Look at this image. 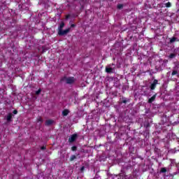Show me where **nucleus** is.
<instances>
[{"instance_id":"nucleus-26","label":"nucleus","mask_w":179,"mask_h":179,"mask_svg":"<svg viewBox=\"0 0 179 179\" xmlns=\"http://www.w3.org/2000/svg\"><path fill=\"white\" fill-rule=\"evenodd\" d=\"M41 150H45L46 148H45V146L43 145L41 148Z\"/></svg>"},{"instance_id":"nucleus-14","label":"nucleus","mask_w":179,"mask_h":179,"mask_svg":"<svg viewBox=\"0 0 179 179\" xmlns=\"http://www.w3.org/2000/svg\"><path fill=\"white\" fill-rule=\"evenodd\" d=\"M177 57V55L175 53H171V55H169V59H173Z\"/></svg>"},{"instance_id":"nucleus-20","label":"nucleus","mask_w":179,"mask_h":179,"mask_svg":"<svg viewBox=\"0 0 179 179\" xmlns=\"http://www.w3.org/2000/svg\"><path fill=\"white\" fill-rule=\"evenodd\" d=\"M40 93H41V89H39L37 91H36L35 94H36V96H38Z\"/></svg>"},{"instance_id":"nucleus-1","label":"nucleus","mask_w":179,"mask_h":179,"mask_svg":"<svg viewBox=\"0 0 179 179\" xmlns=\"http://www.w3.org/2000/svg\"><path fill=\"white\" fill-rule=\"evenodd\" d=\"M76 80L73 77L64 76L61 79L60 82L62 83H66V85H73V83H75Z\"/></svg>"},{"instance_id":"nucleus-10","label":"nucleus","mask_w":179,"mask_h":179,"mask_svg":"<svg viewBox=\"0 0 179 179\" xmlns=\"http://www.w3.org/2000/svg\"><path fill=\"white\" fill-rule=\"evenodd\" d=\"M156 96H157V94H154L151 98L148 99L149 104H152V102L156 100Z\"/></svg>"},{"instance_id":"nucleus-24","label":"nucleus","mask_w":179,"mask_h":179,"mask_svg":"<svg viewBox=\"0 0 179 179\" xmlns=\"http://www.w3.org/2000/svg\"><path fill=\"white\" fill-rule=\"evenodd\" d=\"M23 5H19V8L23 10Z\"/></svg>"},{"instance_id":"nucleus-30","label":"nucleus","mask_w":179,"mask_h":179,"mask_svg":"<svg viewBox=\"0 0 179 179\" xmlns=\"http://www.w3.org/2000/svg\"><path fill=\"white\" fill-rule=\"evenodd\" d=\"M69 17H70V15H66V19L68 20L69 19Z\"/></svg>"},{"instance_id":"nucleus-15","label":"nucleus","mask_w":179,"mask_h":179,"mask_svg":"<svg viewBox=\"0 0 179 179\" xmlns=\"http://www.w3.org/2000/svg\"><path fill=\"white\" fill-rule=\"evenodd\" d=\"M175 41H177V38L173 36L170 39L169 42L171 44H173V43H175Z\"/></svg>"},{"instance_id":"nucleus-16","label":"nucleus","mask_w":179,"mask_h":179,"mask_svg":"<svg viewBox=\"0 0 179 179\" xmlns=\"http://www.w3.org/2000/svg\"><path fill=\"white\" fill-rule=\"evenodd\" d=\"M165 7L166 8H171V3L169 1L168 3H165Z\"/></svg>"},{"instance_id":"nucleus-29","label":"nucleus","mask_w":179,"mask_h":179,"mask_svg":"<svg viewBox=\"0 0 179 179\" xmlns=\"http://www.w3.org/2000/svg\"><path fill=\"white\" fill-rule=\"evenodd\" d=\"M38 121H40L41 122H43V119H41V117H40V118L38 119Z\"/></svg>"},{"instance_id":"nucleus-2","label":"nucleus","mask_w":179,"mask_h":179,"mask_svg":"<svg viewBox=\"0 0 179 179\" xmlns=\"http://www.w3.org/2000/svg\"><path fill=\"white\" fill-rule=\"evenodd\" d=\"M69 31H71V28H68L65 30L61 29L60 31H58L57 34L58 36H66V34H68V33H69Z\"/></svg>"},{"instance_id":"nucleus-8","label":"nucleus","mask_w":179,"mask_h":179,"mask_svg":"<svg viewBox=\"0 0 179 179\" xmlns=\"http://www.w3.org/2000/svg\"><path fill=\"white\" fill-rule=\"evenodd\" d=\"M105 72H106V73H114V69L112 67H106Z\"/></svg>"},{"instance_id":"nucleus-3","label":"nucleus","mask_w":179,"mask_h":179,"mask_svg":"<svg viewBox=\"0 0 179 179\" xmlns=\"http://www.w3.org/2000/svg\"><path fill=\"white\" fill-rule=\"evenodd\" d=\"M159 85V80L155 79L152 82V83L150 85V90H155L156 89V87Z\"/></svg>"},{"instance_id":"nucleus-7","label":"nucleus","mask_w":179,"mask_h":179,"mask_svg":"<svg viewBox=\"0 0 179 179\" xmlns=\"http://www.w3.org/2000/svg\"><path fill=\"white\" fill-rule=\"evenodd\" d=\"M42 53L45 52V51H48L50 50V45L47 44L42 46Z\"/></svg>"},{"instance_id":"nucleus-9","label":"nucleus","mask_w":179,"mask_h":179,"mask_svg":"<svg viewBox=\"0 0 179 179\" xmlns=\"http://www.w3.org/2000/svg\"><path fill=\"white\" fill-rule=\"evenodd\" d=\"M54 124V120H48L45 121V125L46 127H51Z\"/></svg>"},{"instance_id":"nucleus-25","label":"nucleus","mask_w":179,"mask_h":179,"mask_svg":"<svg viewBox=\"0 0 179 179\" xmlns=\"http://www.w3.org/2000/svg\"><path fill=\"white\" fill-rule=\"evenodd\" d=\"M13 114H15V115L17 114V110H14L13 111Z\"/></svg>"},{"instance_id":"nucleus-6","label":"nucleus","mask_w":179,"mask_h":179,"mask_svg":"<svg viewBox=\"0 0 179 179\" xmlns=\"http://www.w3.org/2000/svg\"><path fill=\"white\" fill-rule=\"evenodd\" d=\"M144 128L146 129L145 132L146 134H149V129L148 128H150V123H149V121L145 120L143 124Z\"/></svg>"},{"instance_id":"nucleus-19","label":"nucleus","mask_w":179,"mask_h":179,"mask_svg":"<svg viewBox=\"0 0 179 179\" xmlns=\"http://www.w3.org/2000/svg\"><path fill=\"white\" fill-rule=\"evenodd\" d=\"M75 159H76V155H72L70 157V162H73V160H75Z\"/></svg>"},{"instance_id":"nucleus-32","label":"nucleus","mask_w":179,"mask_h":179,"mask_svg":"<svg viewBox=\"0 0 179 179\" xmlns=\"http://www.w3.org/2000/svg\"><path fill=\"white\" fill-rule=\"evenodd\" d=\"M58 15V16H59V14H57Z\"/></svg>"},{"instance_id":"nucleus-31","label":"nucleus","mask_w":179,"mask_h":179,"mask_svg":"<svg viewBox=\"0 0 179 179\" xmlns=\"http://www.w3.org/2000/svg\"><path fill=\"white\" fill-rule=\"evenodd\" d=\"M87 122H89V117L87 118Z\"/></svg>"},{"instance_id":"nucleus-21","label":"nucleus","mask_w":179,"mask_h":179,"mask_svg":"<svg viewBox=\"0 0 179 179\" xmlns=\"http://www.w3.org/2000/svg\"><path fill=\"white\" fill-rule=\"evenodd\" d=\"M71 150H73V152H76V150H78V147L76 146H73L71 148Z\"/></svg>"},{"instance_id":"nucleus-11","label":"nucleus","mask_w":179,"mask_h":179,"mask_svg":"<svg viewBox=\"0 0 179 179\" xmlns=\"http://www.w3.org/2000/svg\"><path fill=\"white\" fill-rule=\"evenodd\" d=\"M63 117H66V115H68L69 114V110L68 109H65L62 111V113Z\"/></svg>"},{"instance_id":"nucleus-23","label":"nucleus","mask_w":179,"mask_h":179,"mask_svg":"<svg viewBox=\"0 0 179 179\" xmlns=\"http://www.w3.org/2000/svg\"><path fill=\"white\" fill-rule=\"evenodd\" d=\"M85 171V166H82L81 168H80V171H81V173H83V171Z\"/></svg>"},{"instance_id":"nucleus-27","label":"nucleus","mask_w":179,"mask_h":179,"mask_svg":"<svg viewBox=\"0 0 179 179\" xmlns=\"http://www.w3.org/2000/svg\"><path fill=\"white\" fill-rule=\"evenodd\" d=\"M120 178L124 179V176L122 174L119 175Z\"/></svg>"},{"instance_id":"nucleus-12","label":"nucleus","mask_w":179,"mask_h":179,"mask_svg":"<svg viewBox=\"0 0 179 179\" xmlns=\"http://www.w3.org/2000/svg\"><path fill=\"white\" fill-rule=\"evenodd\" d=\"M121 104H127V103H128V101L127 100V98L122 96L121 99Z\"/></svg>"},{"instance_id":"nucleus-13","label":"nucleus","mask_w":179,"mask_h":179,"mask_svg":"<svg viewBox=\"0 0 179 179\" xmlns=\"http://www.w3.org/2000/svg\"><path fill=\"white\" fill-rule=\"evenodd\" d=\"M64 27H65V23L64 22H62L60 25L58 27V31H59L60 30H62V29H64Z\"/></svg>"},{"instance_id":"nucleus-4","label":"nucleus","mask_w":179,"mask_h":179,"mask_svg":"<svg viewBox=\"0 0 179 179\" xmlns=\"http://www.w3.org/2000/svg\"><path fill=\"white\" fill-rule=\"evenodd\" d=\"M13 117V114L12 113H8L7 115L4 117V120H6L7 122H12L13 120H12V117Z\"/></svg>"},{"instance_id":"nucleus-22","label":"nucleus","mask_w":179,"mask_h":179,"mask_svg":"<svg viewBox=\"0 0 179 179\" xmlns=\"http://www.w3.org/2000/svg\"><path fill=\"white\" fill-rule=\"evenodd\" d=\"M122 8H124L123 4H117V9H122Z\"/></svg>"},{"instance_id":"nucleus-5","label":"nucleus","mask_w":179,"mask_h":179,"mask_svg":"<svg viewBox=\"0 0 179 179\" xmlns=\"http://www.w3.org/2000/svg\"><path fill=\"white\" fill-rule=\"evenodd\" d=\"M77 138H78V134H74L71 135V137H69V142L70 143H73V142H75V141H76Z\"/></svg>"},{"instance_id":"nucleus-18","label":"nucleus","mask_w":179,"mask_h":179,"mask_svg":"<svg viewBox=\"0 0 179 179\" xmlns=\"http://www.w3.org/2000/svg\"><path fill=\"white\" fill-rule=\"evenodd\" d=\"M167 172V169L166 168H162L160 170V173H166Z\"/></svg>"},{"instance_id":"nucleus-17","label":"nucleus","mask_w":179,"mask_h":179,"mask_svg":"<svg viewBox=\"0 0 179 179\" xmlns=\"http://www.w3.org/2000/svg\"><path fill=\"white\" fill-rule=\"evenodd\" d=\"M178 71L174 70L171 73V76H174V75H178Z\"/></svg>"},{"instance_id":"nucleus-28","label":"nucleus","mask_w":179,"mask_h":179,"mask_svg":"<svg viewBox=\"0 0 179 179\" xmlns=\"http://www.w3.org/2000/svg\"><path fill=\"white\" fill-rule=\"evenodd\" d=\"M76 25H75V24H72L71 25V28H73V27H75Z\"/></svg>"}]
</instances>
